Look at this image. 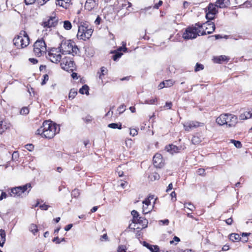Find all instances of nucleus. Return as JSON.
I'll return each mask as SVG.
<instances>
[{"instance_id":"37","label":"nucleus","mask_w":252,"mask_h":252,"mask_svg":"<svg viewBox=\"0 0 252 252\" xmlns=\"http://www.w3.org/2000/svg\"><path fill=\"white\" fill-rule=\"evenodd\" d=\"M184 207L187 208L188 209L191 211H193L195 209L194 206L190 202L188 203H185Z\"/></svg>"},{"instance_id":"58","label":"nucleus","mask_w":252,"mask_h":252,"mask_svg":"<svg viewBox=\"0 0 252 252\" xmlns=\"http://www.w3.org/2000/svg\"><path fill=\"white\" fill-rule=\"evenodd\" d=\"M48 79H49L48 75L47 74H45L44 75V79L41 83V85H44L46 83V81H47L48 80Z\"/></svg>"},{"instance_id":"59","label":"nucleus","mask_w":252,"mask_h":252,"mask_svg":"<svg viewBox=\"0 0 252 252\" xmlns=\"http://www.w3.org/2000/svg\"><path fill=\"white\" fill-rule=\"evenodd\" d=\"M170 195L172 197V200L173 201H176V194L175 191H172L171 193L170 194Z\"/></svg>"},{"instance_id":"33","label":"nucleus","mask_w":252,"mask_h":252,"mask_svg":"<svg viewBox=\"0 0 252 252\" xmlns=\"http://www.w3.org/2000/svg\"><path fill=\"white\" fill-rule=\"evenodd\" d=\"M131 214L132 216H133V220H132L133 222L134 221H138L137 219L139 217V213H138V212H137L135 210H133L131 211Z\"/></svg>"},{"instance_id":"61","label":"nucleus","mask_w":252,"mask_h":252,"mask_svg":"<svg viewBox=\"0 0 252 252\" xmlns=\"http://www.w3.org/2000/svg\"><path fill=\"white\" fill-rule=\"evenodd\" d=\"M35 0H25V2L27 5L32 4L35 2Z\"/></svg>"},{"instance_id":"4","label":"nucleus","mask_w":252,"mask_h":252,"mask_svg":"<svg viewBox=\"0 0 252 252\" xmlns=\"http://www.w3.org/2000/svg\"><path fill=\"white\" fill-rule=\"evenodd\" d=\"M43 38L36 40L33 45V52L37 57L44 55L47 51V46Z\"/></svg>"},{"instance_id":"55","label":"nucleus","mask_w":252,"mask_h":252,"mask_svg":"<svg viewBox=\"0 0 252 252\" xmlns=\"http://www.w3.org/2000/svg\"><path fill=\"white\" fill-rule=\"evenodd\" d=\"M197 173L199 175H204L205 174V170L202 168H199L197 170Z\"/></svg>"},{"instance_id":"27","label":"nucleus","mask_w":252,"mask_h":252,"mask_svg":"<svg viewBox=\"0 0 252 252\" xmlns=\"http://www.w3.org/2000/svg\"><path fill=\"white\" fill-rule=\"evenodd\" d=\"M229 239L233 242L239 241L241 240V237L238 234L232 233L229 235Z\"/></svg>"},{"instance_id":"32","label":"nucleus","mask_w":252,"mask_h":252,"mask_svg":"<svg viewBox=\"0 0 252 252\" xmlns=\"http://www.w3.org/2000/svg\"><path fill=\"white\" fill-rule=\"evenodd\" d=\"M191 141L192 144L197 145L201 142V138L199 136H194L192 138Z\"/></svg>"},{"instance_id":"48","label":"nucleus","mask_w":252,"mask_h":252,"mask_svg":"<svg viewBox=\"0 0 252 252\" xmlns=\"http://www.w3.org/2000/svg\"><path fill=\"white\" fill-rule=\"evenodd\" d=\"M29 113V110L28 107H23L21 109V110L20 111V114L23 115H27Z\"/></svg>"},{"instance_id":"49","label":"nucleus","mask_w":252,"mask_h":252,"mask_svg":"<svg viewBox=\"0 0 252 252\" xmlns=\"http://www.w3.org/2000/svg\"><path fill=\"white\" fill-rule=\"evenodd\" d=\"M107 73V69L104 67H102L101 68V72L99 74V78L102 79V76L104 75Z\"/></svg>"},{"instance_id":"7","label":"nucleus","mask_w":252,"mask_h":252,"mask_svg":"<svg viewBox=\"0 0 252 252\" xmlns=\"http://www.w3.org/2000/svg\"><path fill=\"white\" fill-rule=\"evenodd\" d=\"M78 28L77 36L78 38L85 40L91 36L93 32V30L91 28H88L82 25H78Z\"/></svg>"},{"instance_id":"10","label":"nucleus","mask_w":252,"mask_h":252,"mask_svg":"<svg viewBox=\"0 0 252 252\" xmlns=\"http://www.w3.org/2000/svg\"><path fill=\"white\" fill-rule=\"evenodd\" d=\"M32 186L30 183L27 184L23 186H19L14 188L11 189L10 195L14 197L19 196L21 195V194L26 191L28 189H29V190H30Z\"/></svg>"},{"instance_id":"41","label":"nucleus","mask_w":252,"mask_h":252,"mask_svg":"<svg viewBox=\"0 0 252 252\" xmlns=\"http://www.w3.org/2000/svg\"><path fill=\"white\" fill-rule=\"evenodd\" d=\"M83 120L86 123H88L91 122L93 121V118L92 116L88 115L83 117Z\"/></svg>"},{"instance_id":"19","label":"nucleus","mask_w":252,"mask_h":252,"mask_svg":"<svg viewBox=\"0 0 252 252\" xmlns=\"http://www.w3.org/2000/svg\"><path fill=\"white\" fill-rule=\"evenodd\" d=\"M229 60V58L225 55L216 56L213 58L214 62L217 63H222L223 62H227Z\"/></svg>"},{"instance_id":"28","label":"nucleus","mask_w":252,"mask_h":252,"mask_svg":"<svg viewBox=\"0 0 252 252\" xmlns=\"http://www.w3.org/2000/svg\"><path fill=\"white\" fill-rule=\"evenodd\" d=\"M89 88L87 85H84L82 86L81 88L80 89L79 92L81 94H86L88 95L89 94Z\"/></svg>"},{"instance_id":"60","label":"nucleus","mask_w":252,"mask_h":252,"mask_svg":"<svg viewBox=\"0 0 252 252\" xmlns=\"http://www.w3.org/2000/svg\"><path fill=\"white\" fill-rule=\"evenodd\" d=\"M164 87H165L164 81L161 82L158 86V89L159 90L162 89Z\"/></svg>"},{"instance_id":"51","label":"nucleus","mask_w":252,"mask_h":252,"mask_svg":"<svg viewBox=\"0 0 252 252\" xmlns=\"http://www.w3.org/2000/svg\"><path fill=\"white\" fill-rule=\"evenodd\" d=\"M149 250L152 252H159V248L158 246H151Z\"/></svg>"},{"instance_id":"26","label":"nucleus","mask_w":252,"mask_h":252,"mask_svg":"<svg viewBox=\"0 0 252 252\" xmlns=\"http://www.w3.org/2000/svg\"><path fill=\"white\" fill-rule=\"evenodd\" d=\"M70 1V0H57L56 4L63 7H66V5Z\"/></svg>"},{"instance_id":"42","label":"nucleus","mask_w":252,"mask_h":252,"mask_svg":"<svg viewBox=\"0 0 252 252\" xmlns=\"http://www.w3.org/2000/svg\"><path fill=\"white\" fill-rule=\"evenodd\" d=\"M206 18L208 20H213L215 17V15L216 14H214V13H210V12H206Z\"/></svg>"},{"instance_id":"43","label":"nucleus","mask_w":252,"mask_h":252,"mask_svg":"<svg viewBox=\"0 0 252 252\" xmlns=\"http://www.w3.org/2000/svg\"><path fill=\"white\" fill-rule=\"evenodd\" d=\"M157 101H158V99H157V98L156 97L154 98L146 100L145 103L146 104H153L155 103H156V102H157Z\"/></svg>"},{"instance_id":"17","label":"nucleus","mask_w":252,"mask_h":252,"mask_svg":"<svg viewBox=\"0 0 252 252\" xmlns=\"http://www.w3.org/2000/svg\"><path fill=\"white\" fill-rule=\"evenodd\" d=\"M11 126V124L7 120L0 119V134H2L6 130L9 129Z\"/></svg>"},{"instance_id":"30","label":"nucleus","mask_w":252,"mask_h":252,"mask_svg":"<svg viewBox=\"0 0 252 252\" xmlns=\"http://www.w3.org/2000/svg\"><path fill=\"white\" fill-rule=\"evenodd\" d=\"M63 27L66 30H70L72 28V24L70 21L65 20L63 22Z\"/></svg>"},{"instance_id":"50","label":"nucleus","mask_w":252,"mask_h":252,"mask_svg":"<svg viewBox=\"0 0 252 252\" xmlns=\"http://www.w3.org/2000/svg\"><path fill=\"white\" fill-rule=\"evenodd\" d=\"M80 194L79 191L78 189H74L71 192L72 196L74 197H77Z\"/></svg>"},{"instance_id":"11","label":"nucleus","mask_w":252,"mask_h":252,"mask_svg":"<svg viewBox=\"0 0 252 252\" xmlns=\"http://www.w3.org/2000/svg\"><path fill=\"white\" fill-rule=\"evenodd\" d=\"M61 65L63 69L67 71H72L74 68V62L71 59L65 57L62 60Z\"/></svg>"},{"instance_id":"18","label":"nucleus","mask_w":252,"mask_h":252,"mask_svg":"<svg viewBox=\"0 0 252 252\" xmlns=\"http://www.w3.org/2000/svg\"><path fill=\"white\" fill-rule=\"evenodd\" d=\"M165 149L168 152H169L171 154H174L175 153H177L180 152L181 150V147H178L176 145H174L172 144L166 146L165 147Z\"/></svg>"},{"instance_id":"62","label":"nucleus","mask_w":252,"mask_h":252,"mask_svg":"<svg viewBox=\"0 0 252 252\" xmlns=\"http://www.w3.org/2000/svg\"><path fill=\"white\" fill-rule=\"evenodd\" d=\"M26 148L30 151H32L33 149V146L32 144H28L26 146Z\"/></svg>"},{"instance_id":"29","label":"nucleus","mask_w":252,"mask_h":252,"mask_svg":"<svg viewBox=\"0 0 252 252\" xmlns=\"http://www.w3.org/2000/svg\"><path fill=\"white\" fill-rule=\"evenodd\" d=\"M149 178L151 181H154L159 179V175L157 173L154 172L149 176Z\"/></svg>"},{"instance_id":"63","label":"nucleus","mask_w":252,"mask_h":252,"mask_svg":"<svg viewBox=\"0 0 252 252\" xmlns=\"http://www.w3.org/2000/svg\"><path fill=\"white\" fill-rule=\"evenodd\" d=\"M162 1L161 0H159L157 4H156L154 5V8H155L156 9H158V7L160 6H161L162 5Z\"/></svg>"},{"instance_id":"9","label":"nucleus","mask_w":252,"mask_h":252,"mask_svg":"<svg viewBox=\"0 0 252 252\" xmlns=\"http://www.w3.org/2000/svg\"><path fill=\"white\" fill-rule=\"evenodd\" d=\"M60 49L59 50L58 48H52L48 53L47 58L50 61L54 63H58L61 60V55Z\"/></svg>"},{"instance_id":"56","label":"nucleus","mask_w":252,"mask_h":252,"mask_svg":"<svg viewBox=\"0 0 252 252\" xmlns=\"http://www.w3.org/2000/svg\"><path fill=\"white\" fill-rule=\"evenodd\" d=\"M126 43L123 42V46L121 47H120L119 48V51H122L123 50L124 52H126L127 50V48L126 47Z\"/></svg>"},{"instance_id":"13","label":"nucleus","mask_w":252,"mask_h":252,"mask_svg":"<svg viewBox=\"0 0 252 252\" xmlns=\"http://www.w3.org/2000/svg\"><path fill=\"white\" fill-rule=\"evenodd\" d=\"M204 126V123L198 122L197 121H189L184 124V127L185 130L187 131H189L198 127L202 126Z\"/></svg>"},{"instance_id":"16","label":"nucleus","mask_w":252,"mask_h":252,"mask_svg":"<svg viewBox=\"0 0 252 252\" xmlns=\"http://www.w3.org/2000/svg\"><path fill=\"white\" fill-rule=\"evenodd\" d=\"M231 114H223L220 115L216 119V122L220 126L226 125L227 119L233 118Z\"/></svg>"},{"instance_id":"64","label":"nucleus","mask_w":252,"mask_h":252,"mask_svg":"<svg viewBox=\"0 0 252 252\" xmlns=\"http://www.w3.org/2000/svg\"><path fill=\"white\" fill-rule=\"evenodd\" d=\"M225 222L228 224V225H231L232 222H233V220L231 218H230L227 220H225Z\"/></svg>"},{"instance_id":"3","label":"nucleus","mask_w":252,"mask_h":252,"mask_svg":"<svg viewBox=\"0 0 252 252\" xmlns=\"http://www.w3.org/2000/svg\"><path fill=\"white\" fill-rule=\"evenodd\" d=\"M13 42L18 48H24L29 44L30 38L27 32L22 31L14 38Z\"/></svg>"},{"instance_id":"47","label":"nucleus","mask_w":252,"mask_h":252,"mask_svg":"<svg viewBox=\"0 0 252 252\" xmlns=\"http://www.w3.org/2000/svg\"><path fill=\"white\" fill-rule=\"evenodd\" d=\"M180 241V239L179 237L177 236H174L173 240L170 241V244H175L176 245L177 243Z\"/></svg>"},{"instance_id":"15","label":"nucleus","mask_w":252,"mask_h":252,"mask_svg":"<svg viewBox=\"0 0 252 252\" xmlns=\"http://www.w3.org/2000/svg\"><path fill=\"white\" fill-rule=\"evenodd\" d=\"M153 164L157 168H161L164 165L162 157L161 154L157 153L153 157Z\"/></svg>"},{"instance_id":"34","label":"nucleus","mask_w":252,"mask_h":252,"mask_svg":"<svg viewBox=\"0 0 252 252\" xmlns=\"http://www.w3.org/2000/svg\"><path fill=\"white\" fill-rule=\"evenodd\" d=\"M108 126L110 128L115 129L118 128L119 129H122V125L116 123H111L108 125Z\"/></svg>"},{"instance_id":"45","label":"nucleus","mask_w":252,"mask_h":252,"mask_svg":"<svg viewBox=\"0 0 252 252\" xmlns=\"http://www.w3.org/2000/svg\"><path fill=\"white\" fill-rule=\"evenodd\" d=\"M126 248L125 245H120L118 247L117 252H126Z\"/></svg>"},{"instance_id":"22","label":"nucleus","mask_w":252,"mask_h":252,"mask_svg":"<svg viewBox=\"0 0 252 252\" xmlns=\"http://www.w3.org/2000/svg\"><path fill=\"white\" fill-rule=\"evenodd\" d=\"M217 8V6L216 4L210 3L207 7V9L206 10V12L216 14L218 12Z\"/></svg>"},{"instance_id":"1","label":"nucleus","mask_w":252,"mask_h":252,"mask_svg":"<svg viewBox=\"0 0 252 252\" xmlns=\"http://www.w3.org/2000/svg\"><path fill=\"white\" fill-rule=\"evenodd\" d=\"M60 126L50 121H44L42 126L36 131V134L42 137L51 139L59 133Z\"/></svg>"},{"instance_id":"8","label":"nucleus","mask_w":252,"mask_h":252,"mask_svg":"<svg viewBox=\"0 0 252 252\" xmlns=\"http://www.w3.org/2000/svg\"><path fill=\"white\" fill-rule=\"evenodd\" d=\"M196 26H198V28L200 30L201 35L210 34L212 33L215 29L214 23L209 21H207L201 25L196 24Z\"/></svg>"},{"instance_id":"46","label":"nucleus","mask_w":252,"mask_h":252,"mask_svg":"<svg viewBox=\"0 0 252 252\" xmlns=\"http://www.w3.org/2000/svg\"><path fill=\"white\" fill-rule=\"evenodd\" d=\"M138 129L135 128H129L130 132L129 134L132 136H135L137 135L138 133Z\"/></svg>"},{"instance_id":"36","label":"nucleus","mask_w":252,"mask_h":252,"mask_svg":"<svg viewBox=\"0 0 252 252\" xmlns=\"http://www.w3.org/2000/svg\"><path fill=\"white\" fill-rule=\"evenodd\" d=\"M164 83H165V87L167 88V87H170L172 86L174 84L175 81L173 80L169 79V80H165Z\"/></svg>"},{"instance_id":"53","label":"nucleus","mask_w":252,"mask_h":252,"mask_svg":"<svg viewBox=\"0 0 252 252\" xmlns=\"http://www.w3.org/2000/svg\"><path fill=\"white\" fill-rule=\"evenodd\" d=\"M169 221L167 219H166V220H160L159 221V223L160 224H162V225H168L169 224Z\"/></svg>"},{"instance_id":"54","label":"nucleus","mask_w":252,"mask_h":252,"mask_svg":"<svg viewBox=\"0 0 252 252\" xmlns=\"http://www.w3.org/2000/svg\"><path fill=\"white\" fill-rule=\"evenodd\" d=\"M19 157V154L17 152H14L12 155V158L13 160H17Z\"/></svg>"},{"instance_id":"52","label":"nucleus","mask_w":252,"mask_h":252,"mask_svg":"<svg viewBox=\"0 0 252 252\" xmlns=\"http://www.w3.org/2000/svg\"><path fill=\"white\" fill-rule=\"evenodd\" d=\"M123 55L122 53L117 52L113 57V59L114 61H116L118 59L120 58L122 55Z\"/></svg>"},{"instance_id":"40","label":"nucleus","mask_w":252,"mask_h":252,"mask_svg":"<svg viewBox=\"0 0 252 252\" xmlns=\"http://www.w3.org/2000/svg\"><path fill=\"white\" fill-rule=\"evenodd\" d=\"M203 69H204V65L203 64H200L199 63H197L195 65L194 71L195 72H197V71L202 70Z\"/></svg>"},{"instance_id":"39","label":"nucleus","mask_w":252,"mask_h":252,"mask_svg":"<svg viewBox=\"0 0 252 252\" xmlns=\"http://www.w3.org/2000/svg\"><path fill=\"white\" fill-rule=\"evenodd\" d=\"M126 110V105L124 104L121 105L117 109L119 114H122Z\"/></svg>"},{"instance_id":"21","label":"nucleus","mask_w":252,"mask_h":252,"mask_svg":"<svg viewBox=\"0 0 252 252\" xmlns=\"http://www.w3.org/2000/svg\"><path fill=\"white\" fill-rule=\"evenodd\" d=\"M231 116L234 118L227 119L226 120V126H228V127L235 126L238 122L237 117L236 116L231 114Z\"/></svg>"},{"instance_id":"31","label":"nucleus","mask_w":252,"mask_h":252,"mask_svg":"<svg viewBox=\"0 0 252 252\" xmlns=\"http://www.w3.org/2000/svg\"><path fill=\"white\" fill-rule=\"evenodd\" d=\"M77 94V91L76 89H71L69 93L68 97L70 99H73Z\"/></svg>"},{"instance_id":"5","label":"nucleus","mask_w":252,"mask_h":252,"mask_svg":"<svg viewBox=\"0 0 252 252\" xmlns=\"http://www.w3.org/2000/svg\"><path fill=\"white\" fill-rule=\"evenodd\" d=\"M58 22V19L55 17H51L47 20H45L41 23L44 29L42 30L43 37H45L51 32V28L55 27Z\"/></svg>"},{"instance_id":"44","label":"nucleus","mask_w":252,"mask_h":252,"mask_svg":"<svg viewBox=\"0 0 252 252\" xmlns=\"http://www.w3.org/2000/svg\"><path fill=\"white\" fill-rule=\"evenodd\" d=\"M65 239L64 238H63L61 239H60L58 237H55L53 239V242H55L56 244H60L61 242H65Z\"/></svg>"},{"instance_id":"57","label":"nucleus","mask_w":252,"mask_h":252,"mask_svg":"<svg viewBox=\"0 0 252 252\" xmlns=\"http://www.w3.org/2000/svg\"><path fill=\"white\" fill-rule=\"evenodd\" d=\"M39 207L43 210H47L49 207V206L45 204H44L43 205H40Z\"/></svg>"},{"instance_id":"24","label":"nucleus","mask_w":252,"mask_h":252,"mask_svg":"<svg viewBox=\"0 0 252 252\" xmlns=\"http://www.w3.org/2000/svg\"><path fill=\"white\" fill-rule=\"evenodd\" d=\"M138 221H134L133 223H139L141 224L143 227H147L148 224V220L144 218L139 217L137 219Z\"/></svg>"},{"instance_id":"2","label":"nucleus","mask_w":252,"mask_h":252,"mask_svg":"<svg viewBox=\"0 0 252 252\" xmlns=\"http://www.w3.org/2000/svg\"><path fill=\"white\" fill-rule=\"evenodd\" d=\"M59 49L62 54H68L74 55L77 54L79 51V49L71 40H63L60 44Z\"/></svg>"},{"instance_id":"35","label":"nucleus","mask_w":252,"mask_h":252,"mask_svg":"<svg viewBox=\"0 0 252 252\" xmlns=\"http://www.w3.org/2000/svg\"><path fill=\"white\" fill-rule=\"evenodd\" d=\"M30 231L32 232L33 234H35L37 231V226L36 224H32L30 226Z\"/></svg>"},{"instance_id":"23","label":"nucleus","mask_w":252,"mask_h":252,"mask_svg":"<svg viewBox=\"0 0 252 252\" xmlns=\"http://www.w3.org/2000/svg\"><path fill=\"white\" fill-rule=\"evenodd\" d=\"M252 117V110L250 111H245L241 114L239 116V118L241 120H246Z\"/></svg>"},{"instance_id":"6","label":"nucleus","mask_w":252,"mask_h":252,"mask_svg":"<svg viewBox=\"0 0 252 252\" xmlns=\"http://www.w3.org/2000/svg\"><path fill=\"white\" fill-rule=\"evenodd\" d=\"M199 35H201L200 30L198 28V26L195 25L194 27L187 28L183 35V37L186 40H189L195 38Z\"/></svg>"},{"instance_id":"12","label":"nucleus","mask_w":252,"mask_h":252,"mask_svg":"<svg viewBox=\"0 0 252 252\" xmlns=\"http://www.w3.org/2000/svg\"><path fill=\"white\" fill-rule=\"evenodd\" d=\"M153 199H154V196L153 195H150L142 202L143 204L142 212L143 214H148L152 211L153 206L151 205V200Z\"/></svg>"},{"instance_id":"25","label":"nucleus","mask_w":252,"mask_h":252,"mask_svg":"<svg viewBox=\"0 0 252 252\" xmlns=\"http://www.w3.org/2000/svg\"><path fill=\"white\" fill-rule=\"evenodd\" d=\"M6 234L5 231L1 229L0 230V246L2 247L5 242Z\"/></svg>"},{"instance_id":"20","label":"nucleus","mask_w":252,"mask_h":252,"mask_svg":"<svg viewBox=\"0 0 252 252\" xmlns=\"http://www.w3.org/2000/svg\"><path fill=\"white\" fill-rule=\"evenodd\" d=\"M230 4L229 0H217L216 2V5L217 6V7L220 8L227 7Z\"/></svg>"},{"instance_id":"38","label":"nucleus","mask_w":252,"mask_h":252,"mask_svg":"<svg viewBox=\"0 0 252 252\" xmlns=\"http://www.w3.org/2000/svg\"><path fill=\"white\" fill-rule=\"evenodd\" d=\"M230 142L233 143L234 145V146L237 148H240L242 147V144L240 141H236L235 140L231 139L230 140Z\"/></svg>"},{"instance_id":"14","label":"nucleus","mask_w":252,"mask_h":252,"mask_svg":"<svg viewBox=\"0 0 252 252\" xmlns=\"http://www.w3.org/2000/svg\"><path fill=\"white\" fill-rule=\"evenodd\" d=\"M98 4V0H87L85 8L88 11H92L97 8Z\"/></svg>"}]
</instances>
